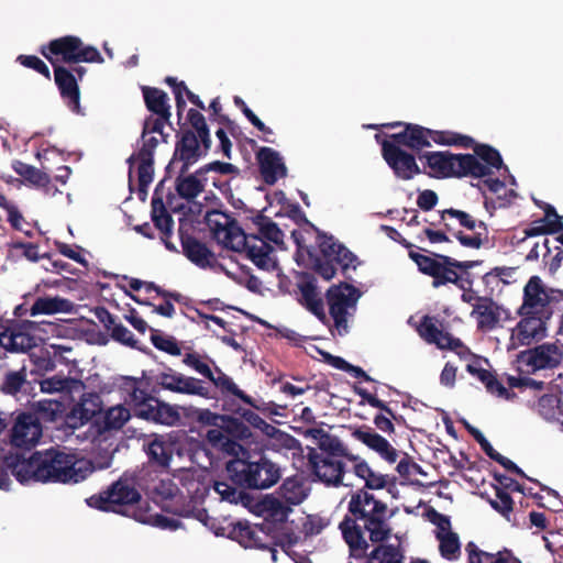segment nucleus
I'll use <instances>...</instances> for the list:
<instances>
[{"instance_id":"1","label":"nucleus","mask_w":563,"mask_h":563,"mask_svg":"<svg viewBox=\"0 0 563 563\" xmlns=\"http://www.w3.org/2000/svg\"><path fill=\"white\" fill-rule=\"evenodd\" d=\"M394 512L389 510L388 505L377 498L373 493L358 488L350 494L347 503V514L339 523L342 538L349 545L350 556L361 560L366 555L369 543H380L388 540L393 528L390 519Z\"/></svg>"},{"instance_id":"2","label":"nucleus","mask_w":563,"mask_h":563,"mask_svg":"<svg viewBox=\"0 0 563 563\" xmlns=\"http://www.w3.org/2000/svg\"><path fill=\"white\" fill-rule=\"evenodd\" d=\"M4 464L21 484L30 481L77 484L93 472L89 462L55 448L35 451L29 457L24 453H10L4 457Z\"/></svg>"},{"instance_id":"3","label":"nucleus","mask_w":563,"mask_h":563,"mask_svg":"<svg viewBox=\"0 0 563 563\" xmlns=\"http://www.w3.org/2000/svg\"><path fill=\"white\" fill-rule=\"evenodd\" d=\"M222 216L224 222H214L213 227L218 242L232 251L245 252L246 257L258 269L274 272L278 268L275 250L268 243L282 244L284 241V232L275 222L260 213L253 218L258 234H247L235 219L224 213Z\"/></svg>"},{"instance_id":"4","label":"nucleus","mask_w":563,"mask_h":563,"mask_svg":"<svg viewBox=\"0 0 563 563\" xmlns=\"http://www.w3.org/2000/svg\"><path fill=\"white\" fill-rule=\"evenodd\" d=\"M563 301V290L549 287L543 279L531 276L523 287L522 302L517 309L520 320L512 329L510 341L517 346L531 345L548 335V323L558 305Z\"/></svg>"},{"instance_id":"5","label":"nucleus","mask_w":563,"mask_h":563,"mask_svg":"<svg viewBox=\"0 0 563 563\" xmlns=\"http://www.w3.org/2000/svg\"><path fill=\"white\" fill-rule=\"evenodd\" d=\"M225 470L231 483L242 489H267L282 477L280 466L263 454L229 461Z\"/></svg>"},{"instance_id":"6","label":"nucleus","mask_w":563,"mask_h":563,"mask_svg":"<svg viewBox=\"0 0 563 563\" xmlns=\"http://www.w3.org/2000/svg\"><path fill=\"white\" fill-rule=\"evenodd\" d=\"M423 164L422 173L433 178H483L486 168L472 154H454L449 151L429 152L419 154Z\"/></svg>"},{"instance_id":"7","label":"nucleus","mask_w":563,"mask_h":563,"mask_svg":"<svg viewBox=\"0 0 563 563\" xmlns=\"http://www.w3.org/2000/svg\"><path fill=\"white\" fill-rule=\"evenodd\" d=\"M307 254V266L324 280L332 279L338 267L350 278L349 271L356 269L358 265L357 256L331 235H319L318 253L308 250Z\"/></svg>"},{"instance_id":"8","label":"nucleus","mask_w":563,"mask_h":563,"mask_svg":"<svg viewBox=\"0 0 563 563\" xmlns=\"http://www.w3.org/2000/svg\"><path fill=\"white\" fill-rule=\"evenodd\" d=\"M402 245L409 250L408 255L410 260L415 262L418 271L427 276L432 277V287L440 288L448 284H453L457 288L465 290L467 287V277H462L460 268H466L470 266L465 263H459L457 260L430 252L421 254L412 250L413 244L404 240Z\"/></svg>"},{"instance_id":"9","label":"nucleus","mask_w":563,"mask_h":563,"mask_svg":"<svg viewBox=\"0 0 563 563\" xmlns=\"http://www.w3.org/2000/svg\"><path fill=\"white\" fill-rule=\"evenodd\" d=\"M388 137L398 146H405L417 154L424 153L422 150L430 147L432 143L443 146H470L473 137L453 131H438L424 128L419 124H406L398 133L388 134Z\"/></svg>"},{"instance_id":"10","label":"nucleus","mask_w":563,"mask_h":563,"mask_svg":"<svg viewBox=\"0 0 563 563\" xmlns=\"http://www.w3.org/2000/svg\"><path fill=\"white\" fill-rule=\"evenodd\" d=\"M40 53L55 68V65H77L80 63H103L100 52L91 45L85 44L76 35H65L51 40L40 47Z\"/></svg>"},{"instance_id":"11","label":"nucleus","mask_w":563,"mask_h":563,"mask_svg":"<svg viewBox=\"0 0 563 563\" xmlns=\"http://www.w3.org/2000/svg\"><path fill=\"white\" fill-rule=\"evenodd\" d=\"M135 484V477L125 472L107 489L90 496L87 504L102 511L124 515L126 507L137 504L142 498Z\"/></svg>"},{"instance_id":"12","label":"nucleus","mask_w":563,"mask_h":563,"mask_svg":"<svg viewBox=\"0 0 563 563\" xmlns=\"http://www.w3.org/2000/svg\"><path fill=\"white\" fill-rule=\"evenodd\" d=\"M360 297V290L346 282H341L328 288L325 300L329 314L339 335L347 334V319L353 316Z\"/></svg>"},{"instance_id":"13","label":"nucleus","mask_w":563,"mask_h":563,"mask_svg":"<svg viewBox=\"0 0 563 563\" xmlns=\"http://www.w3.org/2000/svg\"><path fill=\"white\" fill-rule=\"evenodd\" d=\"M563 361V351L555 343H542L518 353L516 362L521 374L553 369Z\"/></svg>"},{"instance_id":"14","label":"nucleus","mask_w":563,"mask_h":563,"mask_svg":"<svg viewBox=\"0 0 563 563\" xmlns=\"http://www.w3.org/2000/svg\"><path fill=\"white\" fill-rule=\"evenodd\" d=\"M31 321L0 320V346L8 352L24 353L36 346V338L31 334Z\"/></svg>"},{"instance_id":"15","label":"nucleus","mask_w":563,"mask_h":563,"mask_svg":"<svg viewBox=\"0 0 563 563\" xmlns=\"http://www.w3.org/2000/svg\"><path fill=\"white\" fill-rule=\"evenodd\" d=\"M382 156L395 176L401 180H410L422 173L416 162V156L389 140L382 142Z\"/></svg>"},{"instance_id":"16","label":"nucleus","mask_w":563,"mask_h":563,"mask_svg":"<svg viewBox=\"0 0 563 563\" xmlns=\"http://www.w3.org/2000/svg\"><path fill=\"white\" fill-rule=\"evenodd\" d=\"M156 383L166 390L184 394L190 396H199L202 398H211L210 389L205 386V383L196 377L185 376L181 373L174 371L172 367H166L163 372L156 375Z\"/></svg>"},{"instance_id":"17","label":"nucleus","mask_w":563,"mask_h":563,"mask_svg":"<svg viewBox=\"0 0 563 563\" xmlns=\"http://www.w3.org/2000/svg\"><path fill=\"white\" fill-rule=\"evenodd\" d=\"M308 464L313 475L327 486L339 487L343 485L345 464L341 459L327 457L311 449L307 455Z\"/></svg>"},{"instance_id":"18","label":"nucleus","mask_w":563,"mask_h":563,"mask_svg":"<svg viewBox=\"0 0 563 563\" xmlns=\"http://www.w3.org/2000/svg\"><path fill=\"white\" fill-rule=\"evenodd\" d=\"M10 437L12 446L30 450L42 437V424L34 415L22 412L18 416Z\"/></svg>"},{"instance_id":"19","label":"nucleus","mask_w":563,"mask_h":563,"mask_svg":"<svg viewBox=\"0 0 563 563\" xmlns=\"http://www.w3.org/2000/svg\"><path fill=\"white\" fill-rule=\"evenodd\" d=\"M53 70L55 85L68 109L76 114H84L80 106V89L75 74L64 65H55Z\"/></svg>"},{"instance_id":"20","label":"nucleus","mask_w":563,"mask_h":563,"mask_svg":"<svg viewBox=\"0 0 563 563\" xmlns=\"http://www.w3.org/2000/svg\"><path fill=\"white\" fill-rule=\"evenodd\" d=\"M142 141V147L139 150L137 195L141 200H145L148 186L154 177V152L158 145V140L155 136H144Z\"/></svg>"},{"instance_id":"21","label":"nucleus","mask_w":563,"mask_h":563,"mask_svg":"<svg viewBox=\"0 0 563 563\" xmlns=\"http://www.w3.org/2000/svg\"><path fill=\"white\" fill-rule=\"evenodd\" d=\"M178 232L183 254L192 264L202 269L213 268L217 265L218 260L206 243L184 231L181 227H179Z\"/></svg>"},{"instance_id":"22","label":"nucleus","mask_w":563,"mask_h":563,"mask_svg":"<svg viewBox=\"0 0 563 563\" xmlns=\"http://www.w3.org/2000/svg\"><path fill=\"white\" fill-rule=\"evenodd\" d=\"M201 156L202 153L198 136L192 130H185L176 141L173 158L166 169L168 172L173 164L180 162L181 167L179 172L186 174L189 167L198 162Z\"/></svg>"},{"instance_id":"23","label":"nucleus","mask_w":563,"mask_h":563,"mask_svg":"<svg viewBox=\"0 0 563 563\" xmlns=\"http://www.w3.org/2000/svg\"><path fill=\"white\" fill-rule=\"evenodd\" d=\"M503 313L507 317L509 312L494 301L492 297L483 296L476 298L471 316L476 319L478 330L492 331L499 325Z\"/></svg>"},{"instance_id":"24","label":"nucleus","mask_w":563,"mask_h":563,"mask_svg":"<svg viewBox=\"0 0 563 563\" xmlns=\"http://www.w3.org/2000/svg\"><path fill=\"white\" fill-rule=\"evenodd\" d=\"M271 528L269 523L266 531L263 525L251 526L247 522H238L231 530V537L244 548L265 549L273 544Z\"/></svg>"},{"instance_id":"25","label":"nucleus","mask_w":563,"mask_h":563,"mask_svg":"<svg viewBox=\"0 0 563 563\" xmlns=\"http://www.w3.org/2000/svg\"><path fill=\"white\" fill-rule=\"evenodd\" d=\"M164 180H162L155 188L153 198H152V221L156 229L161 231V240L164 243L165 247L170 252H178L177 247L174 243L169 241L173 234L174 220L173 217L168 213L163 198L158 196V190L163 187Z\"/></svg>"},{"instance_id":"26","label":"nucleus","mask_w":563,"mask_h":563,"mask_svg":"<svg viewBox=\"0 0 563 563\" xmlns=\"http://www.w3.org/2000/svg\"><path fill=\"white\" fill-rule=\"evenodd\" d=\"M352 437L377 453L384 461L394 464L399 454L398 451L379 433L368 426H362L352 432Z\"/></svg>"},{"instance_id":"27","label":"nucleus","mask_w":563,"mask_h":563,"mask_svg":"<svg viewBox=\"0 0 563 563\" xmlns=\"http://www.w3.org/2000/svg\"><path fill=\"white\" fill-rule=\"evenodd\" d=\"M260 172L265 184L274 185L279 178L285 177L287 168L282 156L272 147H261L256 153Z\"/></svg>"},{"instance_id":"28","label":"nucleus","mask_w":563,"mask_h":563,"mask_svg":"<svg viewBox=\"0 0 563 563\" xmlns=\"http://www.w3.org/2000/svg\"><path fill=\"white\" fill-rule=\"evenodd\" d=\"M303 280L298 284L301 299L300 303L318 318L323 324L329 323V317L324 310L323 299L317 290L316 279L309 274H302Z\"/></svg>"},{"instance_id":"29","label":"nucleus","mask_w":563,"mask_h":563,"mask_svg":"<svg viewBox=\"0 0 563 563\" xmlns=\"http://www.w3.org/2000/svg\"><path fill=\"white\" fill-rule=\"evenodd\" d=\"M139 418L164 426H176L181 419L177 406L169 405L155 397L150 399L148 405L143 406Z\"/></svg>"},{"instance_id":"30","label":"nucleus","mask_w":563,"mask_h":563,"mask_svg":"<svg viewBox=\"0 0 563 563\" xmlns=\"http://www.w3.org/2000/svg\"><path fill=\"white\" fill-rule=\"evenodd\" d=\"M130 418V410L123 405H117L110 407L101 416L96 418L93 427L97 434L102 435L104 433L122 429Z\"/></svg>"},{"instance_id":"31","label":"nucleus","mask_w":563,"mask_h":563,"mask_svg":"<svg viewBox=\"0 0 563 563\" xmlns=\"http://www.w3.org/2000/svg\"><path fill=\"white\" fill-rule=\"evenodd\" d=\"M308 434H310L313 439L318 441V446L322 454L327 457H336V459H346L351 454L347 448L343 444V442L335 435H332L324 431L321 428L310 429L308 430Z\"/></svg>"},{"instance_id":"32","label":"nucleus","mask_w":563,"mask_h":563,"mask_svg":"<svg viewBox=\"0 0 563 563\" xmlns=\"http://www.w3.org/2000/svg\"><path fill=\"white\" fill-rule=\"evenodd\" d=\"M148 462L152 465L166 468L173 459V444L163 435H155L145 446Z\"/></svg>"},{"instance_id":"33","label":"nucleus","mask_w":563,"mask_h":563,"mask_svg":"<svg viewBox=\"0 0 563 563\" xmlns=\"http://www.w3.org/2000/svg\"><path fill=\"white\" fill-rule=\"evenodd\" d=\"M461 148H473L474 156L481 162V165L486 168V174L483 177L492 175V168L500 169L504 168L508 172V167L504 165L500 153L488 144L476 143L473 139V143L470 146H460Z\"/></svg>"},{"instance_id":"34","label":"nucleus","mask_w":563,"mask_h":563,"mask_svg":"<svg viewBox=\"0 0 563 563\" xmlns=\"http://www.w3.org/2000/svg\"><path fill=\"white\" fill-rule=\"evenodd\" d=\"M223 396L232 395L242 400L244 404L255 408L261 409L255 402L254 399L246 395L242 389L238 387V385L233 382V379L228 376L222 369L216 366V374L212 372V379H209Z\"/></svg>"},{"instance_id":"35","label":"nucleus","mask_w":563,"mask_h":563,"mask_svg":"<svg viewBox=\"0 0 563 563\" xmlns=\"http://www.w3.org/2000/svg\"><path fill=\"white\" fill-rule=\"evenodd\" d=\"M142 93L144 103L150 112L157 117H172L167 93L158 88L143 86Z\"/></svg>"},{"instance_id":"36","label":"nucleus","mask_w":563,"mask_h":563,"mask_svg":"<svg viewBox=\"0 0 563 563\" xmlns=\"http://www.w3.org/2000/svg\"><path fill=\"white\" fill-rule=\"evenodd\" d=\"M206 180L205 175H198L197 172L187 176L179 172L175 188L179 197L191 201L205 190Z\"/></svg>"},{"instance_id":"37","label":"nucleus","mask_w":563,"mask_h":563,"mask_svg":"<svg viewBox=\"0 0 563 563\" xmlns=\"http://www.w3.org/2000/svg\"><path fill=\"white\" fill-rule=\"evenodd\" d=\"M260 511L267 518L268 523H284L287 521L291 508L279 498L267 495L258 505Z\"/></svg>"},{"instance_id":"38","label":"nucleus","mask_w":563,"mask_h":563,"mask_svg":"<svg viewBox=\"0 0 563 563\" xmlns=\"http://www.w3.org/2000/svg\"><path fill=\"white\" fill-rule=\"evenodd\" d=\"M278 495L289 505H299L308 496L301 477H287L278 488Z\"/></svg>"},{"instance_id":"39","label":"nucleus","mask_w":563,"mask_h":563,"mask_svg":"<svg viewBox=\"0 0 563 563\" xmlns=\"http://www.w3.org/2000/svg\"><path fill=\"white\" fill-rule=\"evenodd\" d=\"M563 231V222L561 219H553L548 221V218H540L532 221L526 229H523V236L517 240V244L526 242L529 238L539 235L555 234Z\"/></svg>"},{"instance_id":"40","label":"nucleus","mask_w":563,"mask_h":563,"mask_svg":"<svg viewBox=\"0 0 563 563\" xmlns=\"http://www.w3.org/2000/svg\"><path fill=\"white\" fill-rule=\"evenodd\" d=\"M71 308V302L67 299L59 297H38L30 308V316L37 314H54L57 312H68Z\"/></svg>"},{"instance_id":"41","label":"nucleus","mask_w":563,"mask_h":563,"mask_svg":"<svg viewBox=\"0 0 563 563\" xmlns=\"http://www.w3.org/2000/svg\"><path fill=\"white\" fill-rule=\"evenodd\" d=\"M366 558V563H404V550L399 544H383L375 547Z\"/></svg>"},{"instance_id":"42","label":"nucleus","mask_w":563,"mask_h":563,"mask_svg":"<svg viewBox=\"0 0 563 563\" xmlns=\"http://www.w3.org/2000/svg\"><path fill=\"white\" fill-rule=\"evenodd\" d=\"M456 219L461 227L466 228L467 230L475 231L476 229H481L486 231V223L483 221H477L470 213L449 208L444 209L440 212V223H443V227L446 231L452 232V225L446 221L448 219Z\"/></svg>"},{"instance_id":"43","label":"nucleus","mask_w":563,"mask_h":563,"mask_svg":"<svg viewBox=\"0 0 563 563\" xmlns=\"http://www.w3.org/2000/svg\"><path fill=\"white\" fill-rule=\"evenodd\" d=\"M13 170L34 187L48 184V174L21 161H14Z\"/></svg>"},{"instance_id":"44","label":"nucleus","mask_w":563,"mask_h":563,"mask_svg":"<svg viewBox=\"0 0 563 563\" xmlns=\"http://www.w3.org/2000/svg\"><path fill=\"white\" fill-rule=\"evenodd\" d=\"M494 489L495 498H492L486 494H483L482 496L486 498L494 510L508 519L514 510V499L508 492L504 490V488L494 486Z\"/></svg>"},{"instance_id":"45","label":"nucleus","mask_w":563,"mask_h":563,"mask_svg":"<svg viewBox=\"0 0 563 563\" xmlns=\"http://www.w3.org/2000/svg\"><path fill=\"white\" fill-rule=\"evenodd\" d=\"M439 541V551L442 558L449 561L457 560L461 555V543L457 533H445L440 537L437 536Z\"/></svg>"},{"instance_id":"46","label":"nucleus","mask_w":563,"mask_h":563,"mask_svg":"<svg viewBox=\"0 0 563 563\" xmlns=\"http://www.w3.org/2000/svg\"><path fill=\"white\" fill-rule=\"evenodd\" d=\"M220 429H222L229 437L238 440H245L252 435L250 428L242 420L228 415H223V421L220 424Z\"/></svg>"},{"instance_id":"47","label":"nucleus","mask_w":563,"mask_h":563,"mask_svg":"<svg viewBox=\"0 0 563 563\" xmlns=\"http://www.w3.org/2000/svg\"><path fill=\"white\" fill-rule=\"evenodd\" d=\"M141 382L133 379L130 384L129 388V397L126 400L133 406V412L139 418L140 411L142 410L143 406L150 404V399H153L154 397L150 395L145 389L140 387Z\"/></svg>"},{"instance_id":"48","label":"nucleus","mask_w":563,"mask_h":563,"mask_svg":"<svg viewBox=\"0 0 563 563\" xmlns=\"http://www.w3.org/2000/svg\"><path fill=\"white\" fill-rule=\"evenodd\" d=\"M239 486L229 484L227 482L217 481L214 482L213 488L221 496L222 500H227L232 504L243 503L245 499H249V494L242 489L238 488Z\"/></svg>"},{"instance_id":"49","label":"nucleus","mask_w":563,"mask_h":563,"mask_svg":"<svg viewBox=\"0 0 563 563\" xmlns=\"http://www.w3.org/2000/svg\"><path fill=\"white\" fill-rule=\"evenodd\" d=\"M151 342L159 351L174 356L181 354L178 341L170 335H163L158 330L151 329Z\"/></svg>"},{"instance_id":"50","label":"nucleus","mask_w":563,"mask_h":563,"mask_svg":"<svg viewBox=\"0 0 563 563\" xmlns=\"http://www.w3.org/2000/svg\"><path fill=\"white\" fill-rule=\"evenodd\" d=\"M205 360L214 364V362L210 357H208L207 355L201 356L197 352L186 353L183 358V363L188 367L192 368L194 371H196L205 378L212 379V369L210 368L209 364L205 362Z\"/></svg>"},{"instance_id":"51","label":"nucleus","mask_w":563,"mask_h":563,"mask_svg":"<svg viewBox=\"0 0 563 563\" xmlns=\"http://www.w3.org/2000/svg\"><path fill=\"white\" fill-rule=\"evenodd\" d=\"M419 335L428 343L435 344L442 339L444 332L440 330L430 316H423L417 328Z\"/></svg>"},{"instance_id":"52","label":"nucleus","mask_w":563,"mask_h":563,"mask_svg":"<svg viewBox=\"0 0 563 563\" xmlns=\"http://www.w3.org/2000/svg\"><path fill=\"white\" fill-rule=\"evenodd\" d=\"M26 383V372L25 368H21L20 371L8 372L4 375L1 390L8 395H15L22 388V386Z\"/></svg>"},{"instance_id":"53","label":"nucleus","mask_w":563,"mask_h":563,"mask_svg":"<svg viewBox=\"0 0 563 563\" xmlns=\"http://www.w3.org/2000/svg\"><path fill=\"white\" fill-rule=\"evenodd\" d=\"M537 408L544 419H555L560 409V398L553 394H544L539 398Z\"/></svg>"},{"instance_id":"54","label":"nucleus","mask_w":563,"mask_h":563,"mask_svg":"<svg viewBox=\"0 0 563 563\" xmlns=\"http://www.w3.org/2000/svg\"><path fill=\"white\" fill-rule=\"evenodd\" d=\"M234 104L243 112V114L247 118V120L258 130L261 131L265 136L263 140L268 143H273L274 141L271 140L267 135L273 134V131L271 128L266 126L258 117L247 107V104L243 101L241 97L235 96L234 97Z\"/></svg>"},{"instance_id":"55","label":"nucleus","mask_w":563,"mask_h":563,"mask_svg":"<svg viewBox=\"0 0 563 563\" xmlns=\"http://www.w3.org/2000/svg\"><path fill=\"white\" fill-rule=\"evenodd\" d=\"M453 236L463 245L464 247L478 250L481 249L485 242L488 240V230H478L474 231L472 235L465 234L463 231H457L453 233Z\"/></svg>"},{"instance_id":"56","label":"nucleus","mask_w":563,"mask_h":563,"mask_svg":"<svg viewBox=\"0 0 563 563\" xmlns=\"http://www.w3.org/2000/svg\"><path fill=\"white\" fill-rule=\"evenodd\" d=\"M7 220L14 230L23 232L29 238L33 236V225L25 220L16 205L10 207Z\"/></svg>"},{"instance_id":"57","label":"nucleus","mask_w":563,"mask_h":563,"mask_svg":"<svg viewBox=\"0 0 563 563\" xmlns=\"http://www.w3.org/2000/svg\"><path fill=\"white\" fill-rule=\"evenodd\" d=\"M16 62L22 65L25 68L33 69L37 74L42 75L47 80L51 79V70L48 66L45 64L44 60H42L36 55H24L21 54L16 57Z\"/></svg>"},{"instance_id":"58","label":"nucleus","mask_w":563,"mask_h":563,"mask_svg":"<svg viewBox=\"0 0 563 563\" xmlns=\"http://www.w3.org/2000/svg\"><path fill=\"white\" fill-rule=\"evenodd\" d=\"M110 335L115 342L132 349L137 347V340L134 339L133 333L122 323H117L110 331Z\"/></svg>"},{"instance_id":"59","label":"nucleus","mask_w":563,"mask_h":563,"mask_svg":"<svg viewBox=\"0 0 563 563\" xmlns=\"http://www.w3.org/2000/svg\"><path fill=\"white\" fill-rule=\"evenodd\" d=\"M209 172H216L221 175H229V174H235L238 175L240 173L239 168L231 164V163H224L220 161H214L209 164H206L205 166L197 169L198 175H206Z\"/></svg>"},{"instance_id":"60","label":"nucleus","mask_w":563,"mask_h":563,"mask_svg":"<svg viewBox=\"0 0 563 563\" xmlns=\"http://www.w3.org/2000/svg\"><path fill=\"white\" fill-rule=\"evenodd\" d=\"M552 253V249L550 246V240L544 238L542 242H536L531 246L530 251L526 255L527 262H534L542 256L543 262L545 263L547 257H550Z\"/></svg>"},{"instance_id":"61","label":"nucleus","mask_w":563,"mask_h":563,"mask_svg":"<svg viewBox=\"0 0 563 563\" xmlns=\"http://www.w3.org/2000/svg\"><path fill=\"white\" fill-rule=\"evenodd\" d=\"M486 390L495 395L499 398L505 399H512L516 394L510 393L497 378V376L492 373L490 377L487 378V380L484 383Z\"/></svg>"},{"instance_id":"62","label":"nucleus","mask_w":563,"mask_h":563,"mask_svg":"<svg viewBox=\"0 0 563 563\" xmlns=\"http://www.w3.org/2000/svg\"><path fill=\"white\" fill-rule=\"evenodd\" d=\"M258 430L263 431L268 437H275L276 434H278V439L287 449H294L298 444L297 439L287 433L280 432L277 428H275L274 426L269 424L266 421L265 424H261V428H258Z\"/></svg>"},{"instance_id":"63","label":"nucleus","mask_w":563,"mask_h":563,"mask_svg":"<svg viewBox=\"0 0 563 563\" xmlns=\"http://www.w3.org/2000/svg\"><path fill=\"white\" fill-rule=\"evenodd\" d=\"M170 117H148L145 119L142 131V139L146 136L148 133H159L163 134V129L166 123L169 122Z\"/></svg>"},{"instance_id":"64","label":"nucleus","mask_w":563,"mask_h":563,"mask_svg":"<svg viewBox=\"0 0 563 563\" xmlns=\"http://www.w3.org/2000/svg\"><path fill=\"white\" fill-rule=\"evenodd\" d=\"M466 430L474 438V440L479 444L481 449L485 452V454L492 459V456L497 452L490 442L485 438L481 430L477 428L466 424Z\"/></svg>"}]
</instances>
